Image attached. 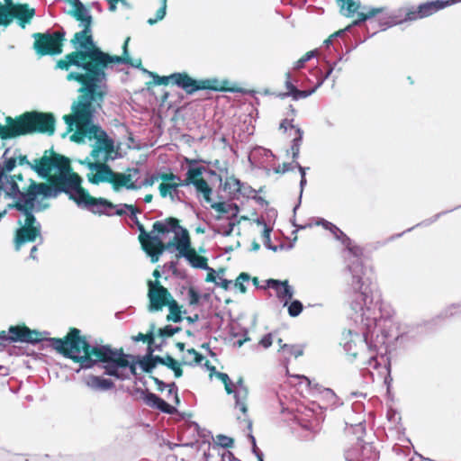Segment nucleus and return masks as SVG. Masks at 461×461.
Segmentation results:
<instances>
[{
    "mask_svg": "<svg viewBox=\"0 0 461 461\" xmlns=\"http://www.w3.org/2000/svg\"><path fill=\"white\" fill-rule=\"evenodd\" d=\"M385 10V7H362V11L365 12V16L367 20H370L371 18L375 17L377 14H383Z\"/></svg>",
    "mask_w": 461,
    "mask_h": 461,
    "instance_id": "obj_50",
    "label": "nucleus"
},
{
    "mask_svg": "<svg viewBox=\"0 0 461 461\" xmlns=\"http://www.w3.org/2000/svg\"><path fill=\"white\" fill-rule=\"evenodd\" d=\"M346 249L356 258L351 263L348 265V271L351 275V287L354 290V298L357 297V294H362L365 288L369 287L371 291H368V295L373 294H380L377 290L375 283L370 280L369 276H366V273L364 268L363 263L360 258L363 255V249L355 244L354 241L349 238V243L344 242L342 244Z\"/></svg>",
    "mask_w": 461,
    "mask_h": 461,
    "instance_id": "obj_9",
    "label": "nucleus"
},
{
    "mask_svg": "<svg viewBox=\"0 0 461 461\" xmlns=\"http://www.w3.org/2000/svg\"><path fill=\"white\" fill-rule=\"evenodd\" d=\"M45 183H37L30 179V185L26 192H22L19 198L7 204L8 209H15L23 216H34L32 212L38 197L41 199L57 198L59 194H65L80 208H86L92 213H103L104 210L95 209V206L104 205L112 208L113 205L105 198H95L89 192L82 187V177L71 169L59 168Z\"/></svg>",
    "mask_w": 461,
    "mask_h": 461,
    "instance_id": "obj_4",
    "label": "nucleus"
},
{
    "mask_svg": "<svg viewBox=\"0 0 461 461\" xmlns=\"http://www.w3.org/2000/svg\"><path fill=\"white\" fill-rule=\"evenodd\" d=\"M176 241H168L167 244L163 242V246L159 249L155 250V253L151 255V263L155 264L159 260L160 256L165 250H169L172 247L176 248Z\"/></svg>",
    "mask_w": 461,
    "mask_h": 461,
    "instance_id": "obj_47",
    "label": "nucleus"
},
{
    "mask_svg": "<svg viewBox=\"0 0 461 461\" xmlns=\"http://www.w3.org/2000/svg\"><path fill=\"white\" fill-rule=\"evenodd\" d=\"M65 36L66 32L63 28L58 31L48 30L45 32H35L32 34L33 49L41 57L59 55L63 51Z\"/></svg>",
    "mask_w": 461,
    "mask_h": 461,
    "instance_id": "obj_11",
    "label": "nucleus"
},
{
    "mask_svg": "<svg viewBox=\"0 0 461 461\" xmlns=\"http://www.w3.org/2000/svg\"><path fill=\"white\" fill-rule=\"evenodd\" d=\"M285 88L289 90V94H291V97L294 101H298L300 99L307 98L315 93V89H307V90H300L292 81V74L290 71L285 73Z\"/></svg>",
    "mask_w": 461,
    "mask_h": 461,
    "instance_id": "obj_26",
    "label": "nucleus"
},
{
    "mask_svg": "<svg viewBox=\"0 0 461 461\" xmlns=\"http://www.w3.org/2000/svg\"><path fill=\"white\" fill-rule=\"evenodd\" d=\"M460 207H461V204L456 206V207H455L454 209L438 212V213L435 214L434 216H432L431 218L426 219V220L417 223L416 225L407 229L406 230H404V231H402L401 233H397V234L392 235L384 242V244H386V243H388L390 241L394 240L395 239H398V238L402 237L404 233L411 231L416 227H420V226L426 227V226H429V225L432 224L433 222H435L436 221H438L442 215H444L446 213H448V212H452L454 210H456V209H458Z\"/></svg>",
    "mask_w": 461,
    "mask_h": 461,
    "instance_id": "obj_29",
    "label": "nucleus"
},
{
    "mask_svg": "<svg viewBox=\"0 0 461 461\" xmlns=\"http://www.w3.org/2000/svg\"><path fill=\"white\" fill-rule=\"evenodd\" d=\"M46 340L58 353L75 363H79L77 372L81 369H91L102 363L104 374L116 379L129 378V375L121 371L127 367L132 375H137L136 366L139 365V355L125 354L122 348H113L110 345H92L77 328H71L63 339L49 338Z\"/></svg>",
    "mask_w": 461,
    "mask_h": 461,
    "instance_id": "obj_3",
    "label": "nucleus"
},
{
    "mask_svg": "<svg viewBox=\"0 0 461 461\" xmlns=\"http://www.w3.org/2000/svg\"><path fill=\"white\" fill-rule=\"evenodd\" d=\"M204 172H207V168L200 164L194 167L187 168L185 173L186 182L192 184L198 194H203L206 203H211L212 189L207 181L201 177Z\"/></svg>",
    "mask_w": 461,
    "mask_h": 461,
    "instance_id": "obj_17",
    "label": "nucleus"
},
{
    "mask_svg": "<svg viewBox=\"0 0 461 461\" xmlns=\"http://www.w3.org/2000/svg\"><path fill=\"white\" fill-rule=\"evenodd\" d=\"M184 162L186 164L187 168L194 167L198 166L200 163L211 164V162L205 161L201 158H189L186 157L184 158Z\"/></svg>",
    "mask_w": 461,
    "mask_h": 461,
    "instance_id": "obj_64",
    "label": "nucleus"
},
{
    "mask_svg": "<svg viewBox=\"0 0 461 461\" xmlns=\"http://www.w3.org/2000/svg\"><path fill=\"white\" fill-rule=\"evenodd\" d=\"M281 349L295 358L303 355V347L301 345L284 344L281 346Z\"/></svg>",
    "mask_w": 461,
    "mask_h": 461,
    "instance_id": "obj_42",
    "label": "nucleus"
},
{
    "mask_svg": "<svg viewBox=\"0 0 461 461\" xmlns=\"http://www.w3.org/2000/svg\"><path fill=\"white\" fill-rule=\"evenodd\" d=\"M410 10L411 9L407 7H400L391 11H387L386 9L383 14V16L378 20V25L381 28V31L402 24L405 22H411L410 19H407V14Z\"/></svg>",
    "mask_w": 461,
    "mask_h": 461,
    "instance_id": "obj_22",
    "label": "nucleus"
},
{
    "mask_svg": "<svg viewBox=\"0 0 461 461\" xmlns=\"http://www.w3.org/2000/svg\"><path fill=\"white\" fill-rule=\"evenodd\" d=\"M160 7L157 10L154 18H149L147 23L149 25H154L162 21L167 14V0H159Z\"/></svg>",
    "mask_w": 461,
    "mask_h": 461,
    "instance_id": "obj_38",
    "label": "nucleus"
},
{
    "mask_svg": "<svg viewBox=\"0 0 461 461\" xmlns=\"http://www.w3.org/2000/svg\"><path fill=\"white\" fill-rule=\"evenodd\" d=\"M201 297L202 295L194 286H190L188 288L189 305L193 306L199 304Z\"/></svg>",
    "mask_w": 461,
    "mask_h": 461,
    "instance_id": "obj_53",
    "label": "nucleus"
},
{
    "mask_svg": "<svg viewBox=\"0 0 461 461\" xmlns=\"http://www.w3.org/2000/svg\"><path fill=\"white\" fill-rule=\"evenodd\" d=\"M176 249L178 250L177 258H185L194 268L209 269L207 258L197 255L195 250L191 248V240L187 235L184 237L183 242L176 243Z\"/></svg>",
    "mask_w": 461,
    "mask_h": 461,
    "instance_id": "obj_19",
    "label": "nucleus"
},
{
    "mask_svg": "<svg viewBox=\"0 0 461 461\" xmlns=\"http://www.w3.org/2000/svg\"><path fill=\"white\" fill-rule=\"evenodd\" d=\"M5 122L6 126L0 123V138L3 140L36 132L53 135L56 119L50 113L32 111L15 119L8 116Z\"/></svg>",
    "mask_w": 461,
    "mask_h": 461,
    "instance_id": "obj_6",
    "label": "nucleus"
},
{
    "mask_svg": "<svg viewBox=\"0 0 461 461\" xmlns=\"http://www.w3.org/2000/svg\"><path fill=\"white\" fill-rule=\"evenodd\" d=\"M139 366L140 369L147 374H151L152 371L156 368L153 361L147 357V354L144 356H140Z\"/></svg>",
    "mask_w": 461,
    "mask_h": 461,
    "instance_id": "obj_44",
    "label": "nucleus"
},
{
    "mask_svg": "<svg viewBox=\"0 0 461 461\" xmlns=\"http://www.w3.org/2000/svg\"><path fill=\"white\" fill-rule=\"evenodd\" d=\"M361 456L364 461H376L379 457V452L375 450L370 443H364L361 446Z\"/></svg>",
    "mask_w": 461,
    "mask_h": 461,
    "instance_id": "obj_35",
    "label": "nucleus"
},
{
    "mask_svg": "<svg viewBox=\"0 0 461 461\" xmlns=\"http://www.w3.org/2000/svg\"><path fill=\"white\" fill-rule=\"evenodd\" d=\"M167 306L169 310V314L167 316V321H173L175 323L181 322L183 321L182 314H186V311H181V306L175 299L169 301V303Z\"/></svg>",
    "mask_w": 461,
    "mask_h": 461,
    "instance_id": "obj_31",
    "label": "nucleus"
},
{
    "mask_svg": "<svg viewBox=\"0 0 461 461\" xmlns=\"http://www.w3.org/2000/svg\"><path fill=\"white\" fill-rule=\"evenodd\" d=\"M238 222L230 221L226 227L221 226L220 228L214 230L215 233L221 234L224 237H229L233 232L234 227Z\"/></svg>",
    "mask_w": 461,
    "mask_h": 461,
    "instance_id": "obj_54",
    "label": "nucleus"
},
{
    "mask_svg": "<svg viewBox=\"0 0 461 461\" xmlns=\"http://www.w3.org/2000/svg\"><path fill=\"white\" fill-rule=\"evenodd\" d=\"M271 232L272 228L267 225H265V228H263L262 231L263 243L267 249L276 252L278 250V247L271 243Z\"/></svg>",
    "mask_w": 461,
    "mask_h": 461,
    "instance_id": "obj_39",
    "label": "nucleus"
},
{
    "mask_svg": "<svg viewBox=\"0 0 461 461\" xmlns=\"http://www.w3.org/2000/svg\"><path fill=\"white\" fill-rule=\"evenodd\" d=\"M89 140H95L92 145L93 149L90 152V157L95 160H103L109 162L120 157L118 152L114 150V140L108 136L107 132L103 130L100 124L94 122Z\"/></svg>",
    "mask_w": 461,
    "mask_h": 461,
    "instance_id": "obj_10",
    "label": "nucleus"
},
{
    "mask_svg": "<svg viewBox=\"0 0 461 461\" xmlns=\"http://www.w3.org/2000/svg\"><path fill=\"white\" fill-rule=\"evenodd\" d=\"M139 240L141 244L142 249L151 258V255L155 250L159 249L163 246L162 239L158 232H144V235H139Z\"/></svg>",
    "mask_w": 461,
    "mask_h": 461,
    "instance_id": "obj_24",
    "label": "nucleus"
},
{
    "mask_svg": "<svg viewBox=\"0 0 461 461\" xmlns=\"http://www.w3.org/2000/svg\"><path fill=\"white\" fill-rule=\"evenodd\" d=\"M182 330L181 327H174L172 325H166L163 328H160L158 331L159 337L162 338H169L174 336L175 334L180 332Z\"/></svg>",
    "mask_w": 461,
    "mask_h": 461,
    "instance_id": "obj_45",
    "label": "nucleus"
},
{
    "mask_svg": "<svg viewBox=\"0 0 461 461\" xmlns=\"http://www.w3.org/2000/svg\"><path fill=\"white\" fill-rule=\"evenodd\" d=\"M239 194L244 197L251 198L254 194H257V190L244 183Z\"/></svg>",
    "mask_w": 461,
    "mask_h": 461,
    "instance_id": "obj_61",
    "label": "nucleus"
},
{
    "mask_svg": "<svg viewBox=\"0 0 461 461\" xmlns=\"http://www.w3.org/2000/svg\"><path fill=\"white\" fill-rule=\"evenodd\" d=\"M323 398L330 403L331 408H337L343 405V401L337 396L334 391L330 388H324L321 391Z\"/></svg>",
    "mask_w": 461,
    "mask_h": 461,
    "instance_id": "obj_36",
    "label": "nucleus"
},
{
    "mask_svg": "<svg viewBox=\"0 0 461 461\" xmlns=\"http://www.w3.org/2000/svg\"><path fill=\"white\" fill-rule=\"evenodd\" d=\"M235 392V407L238 408L244 415L248 412L247 400L249 396V388L244 384V379L240 376L236 384H234Z\"/></svg>",
    "mask_w": 461,
    "mask_h": 461,
    "instance_id": "obj_25",
    "label": "nucleus"
},
{
    "mask_svg": "<svg viewBox=\"0 0 461 461\" xmlns=\"http://www.w3.org/2000/svg\"><path fill=\"white\" fill-rule=\"evenodd\" d=\"M14 15L12 11L6 8H0V25L7 27L14 20Z\"/></svg>",
    "mask_w": 461,
    "mask_h": 461,
    "instance_id": "obj_48",
    "label": "nucleus"
},
{
    "mask_svg": "<svg viewBox=\"0 0 461 461\" xmlns=\"http://www.w3.org/2000/svg\"><path fill=\"white\" fill-rule=\"evenodd\" d=\"M86 384L94 390L101 391H108L114 387V383L111 379L94 375H89Z\"/></svg>",
    "mask_w": 461,
    "mask_h": 461,
    "instance_id": "obj_30",
    "label": "nucleus"
},
{
    "mask_svg": "<svg viewBox=\"0 0 461 461\" xmlns=\"http://www.w3.org/2000/svg\"><path fill=\"white\" fill-rule=\"evenodd\" d=\"M148 285V297L149 300V311L150 312L161 311L164 306L169 303V301L174 299L169 291L161 285L159 281L149 280Z\"/></svg>",
    "mask_w": 461,
    "mask_h": 461,
    "instance_id": "obj_16",
    "label": "nucleus"
},
{
    "mask_svg": "<svg viewBox=\"0 0 461 461\" xmlns=\"http://www.w3.org/2000/svg\"><path fill=\"white\" fill-rule=\"evenodd\" d=\"M316 53V50L308 51L301 59L294 62L293 68L295 70H300L301 68H304L305 63L314 58Z\"/></svg>",
    "mask_w": 461,
    "mask_h": 461,
    "instance_id": "obj_46",
    "label": "nucleus"
},
{
    "mask_svg": "<svg viewBox=\"0 0 461 461\" xmlns=\"http://www.w3.org/2000/svg\"><path fill=\"white\" fill-rule=\"evenodd\" d=\"M295 168L294 163H287L285 162L282 165H279L277 167L274 169L275 173L276 174H285L289 171H293Z\"/></svg>",
    "mask_w": 461,
    "mask_h": 461,
    "instance_id": "obj_58",
    "label": "nucleus"
},
{
    "mask_svg": "<svg viewBox=\"0 0 461 461\" xmlns=\"http://www.w3.org/2000/svg\"><path fill=\"white\" fill-rule=\"evenodd\" d=\"M291 129H294L296 136L292 140L291 146L292 147H299L301 148L303 138V131L298 126H295L294 124H290Z\"/></svg>",
    "mask_w": 461,
    "mask_h": 461,
    "instance_id": "obj_51",
    "label": "nucleus"
},
{
    "mask_svg": "<svg viewBox=\"0 0 461 461\" xmlns=\"http://www.w3.org/2000/svg\"><path fill=\"white\" fill-rule=\"evenodd\" d=\"M104 162L102 167L95 173L86 175L89 183L98 185L101 183H109L115 193H119L125 187L129 181V176L126 173L115 172Z\"/></svg>",
    "mask_w": 461,
    "mask_h": 461,
    "instance_id": "obj_15",
    "label": "nucleus"
},
{
    "mask_svg": "<svg viewBox=\"0 0 461 461\" xmlns=\"http://www.w3.org/2000/svg\"><path fill=\"white\" fill-rule=\"evenodd\" d=\"M134 391L136 393L140 394L145 404L148 405L149 407L157 409L159 411L169 415H173L178 412L176 406L169 404L164 399H162L156 393L149 392L148 389L143 390L140 387H137L135 388Z\"/></svg>",
    "mask_w": 461,
    "mask_h": 461,
    "instance_id": "obj_21",
    "label": "nucleus"
},
{
    "mask_svg": "<svg viewBox=\"0 0 461 461\" xmlns=\"http://www.w3.org/2000/svg\"><path fill=\"white\" fill-rule=\"evenodd\" d=\"M78 95L71 104V113L63 116V120L68 125V131L75 132L70 136V140L78 144L89 140L92 125L95 121L98 111L102 109L105 93L81 91L77 90Z\"/></svg>",
    "mask_w": 461,
    "mask_h": 461,
    "instance_id": "obj_5",
    "label": "nucleus"
},
{
    "mask_svg": "<svg viewBox=\"0 0 461 461\" xmlns=\"http://www.w3.org/2000/svg\"><path fill=\"white\" fill-rule=\"evenodd\" d=\"M14 10L16 11L14 13V18L17 19L18 24L22 28H25L35 15V10L31 8L28 4H18Z\"/></svg>",
    "mask_w": 461,
    "mask_h": 461,
    "instance_id": "obj_27",
    "label": "nucleus"
},
{
    "mask_svg": "<svg viewBox=\"0 0 461 461\" xmlns=\"http://www.w3.org/2000/svg\"><path fill=\"white\" fill-rule=\"evenodd\" d=\"M460 1L461 0H435L422 3L416 9L414 7L411 8V10L407 14V19H410V21H416L418 19L429 17L438 11Z\"/></svg>",
    "mask_w": 461,
    "mask_h": 461,
    "instance_id": "obj_18",
    "label": "nucleus"
},
{
    "mask_svg": "<svg viewBox=\"0 0 461 461\" xmlns=\"http://www.w3.org/2000/svg\"><path fill=\"white\" fill-rule=\"evenodd\" d=\"M16 164L28 166L41 179H48L52 172H59V168H72L68 158L56 153L52 149L45 150L41 158L32 162L28 160L26 155L16 154Z\"/></svg>",
    "mask_w": 461,
    "mask_h": 461,
    "instance_id": "obj_8",
    "label": "nucleus"
},
{
    "mask_svg": "<svg viewBox=\"0 0 461 461\" xmlns=\"http://www.w3.org/2000/svg\"><path fill=\"white\" fill-rule=\"evenodd\" d=\"M152 232H158L159 234H166L169 232L175 233V240L177 242H183L184 237L187 235L190 238L188 230L179 225V221L174 217H168L164 221H157L153 223Z\"/></svg>",
    "mask_w": 461,
    "mask_h": 461,
    "instance_id": "obj_20",
    "label": "nucleus"
},
{
    "mask_svg": "<svg viewBox=\"0 0 461 461\" xmlns=\"http://www.w3.org/2000/svg\"><path fill=\"white\" fill-rule=\"evenodd\" d=\"M287 306L288 314L293 318L299 316L303 310L302 302L297 299L291 300Z\"/></svg>",
    "mask_w": 461,
    "mask_h": 461,
    "instance_id": "obj_41",
    "label": "nucleus"
},
{
    "mask_svg": "<svg viewBox=\"0 0 461 461\" xmlns=\"http://www.w3.org/2000/svg\"><path fill=\"white\" fill-rule=\"evenodd\" d=\"M457 308H461V302L448 305L443 309L437 316L429 321L409 326L406 330L400 333L398 339H400L402 341H408L418 339L428 330H430L432 327L438 325L442 321L454 316L456 314L454 310Z\"/></svg>",
    "mask_w": 461,
    "mask_h": 461,
    "instance_id": "obj_14",
    "label": "nucleus"
},
{
    "mask_svg": "<svg viewBox=\"0 0 461 461\" xmlns=\"http://www.w3.org/2000/svg\"><path fill=\"white\" fill-rule=\"evenodd\" d=\"M146 354H147V357H149V359L151 361H153V363L155 364V366H157L158 365L164 366V362H165L164 357H161L158 355H154L153 354V347H148Z\"/></svg>",
    "mask_w": 461,
    "mask_h": 461,
    "instance_id": "obj_56",
    "label": "nucleus"
},
{
    "mask_svg": "<svg viewBox=\"0 0 461 461\" xmlns=\"http://www.w3.org/2000/svg\"><path fill=\"white\" fill-rule=\"evenodd\" d=\"M330 232L333 234L334 238L340 241L341 244L344 242L349 243V237L343 232L338 226L334 225L330 230Z\"/></svg>",
    "mask_w": 461,
    "mask_h": 461,
    "instance_id": "obj_52",
    "label": "nucleus"
},
{
    "mask_svg": "<svg viewBox=\"0 0 461 461\" xmlns=\"http://www.w3.org/2000/svg\"><path fill=\"white\" fill-rule=\"evenodd\" d=\"M283 284L284 281L278 279L270 278L267 280V287L273 289L276 294L282 288Z\"/></svg>",
    "mask_w": 461,
    "mask_h": 461,
    "instance_id": "obj_60",
    "label": "nucleus"
},
{
    "mask_svg": "<svg viewBox=\"0 0 461 461\" xmlns=\"http://www.w3.org/2000/svg\"><path fill=\"white\" fill-rule=\"evenodd\" d=\"M110 203L113 205V207L109 208V207H105L104 205H98V206H95V210H97V209L104 210L106 212H103V214L107 215V216H113V215L122 216L126 213V211H128L123 206L119 204V208L116 209L115 212H111L109 210L114 209L116 207V205L113 204L112 202H110ZM96 214L102 215V213H99V212H97Z\"/></svg>",
    "mask_w": 461,
    "mask_h": 461,
    "instance_id": "obj_43",
    "label": "nucleus"
},
{
    "mask_svg": "<svg viewBox=\"0 0 461 461\" xmlns=\"http://www.w3.org/2000/svg\"><path fill=\"white\" fill-rule=\"evenodd\" d=\"M283 284L284 281L278 279L270 278L267 280V287L273 289L276 294L282 288Z\"/></svg>",
    "mask_w": 461,
    "mask_h": 461,
    "instance_id": "obj_59",
    "label": "nucleus"
},
{
    "mask_svg": "<svg viewBox=\"0 0 461 461\" xmlns=\"http://www.w3.org/2000/svg\"><path fill=\"white\" fill-rule=\"evenodd\" d=\"M294 294V288L289 285L288 280H284L282 288L276 293V297L283 302L284 306H286L292 300Z\"/></svg>",
    "mask_w": 461,
    "mask_h": 461,
    "instance_id": "obj_34",
    "label": "nucleus"
},
{
    "mask_svg": "<svg viewBox=\"0 0 461 461\" xmlns=\"http://www.w3.org/2000/svg\"><path fill=\"white\" fill-rule=\"evenodd\" d=\"M234 446V439L223 434L216 436L215 445L213 448L221 447L222 448H231Z\"/></svg>",
    "mask_w": 461,
    "mask_h": 461,
    "instance_id": "obj_40",
    "label": "nucleus"
},
{
    "mask_svg": "<svg viewBox=\"0 0 461 461\" xmlns=\"http://www.w3.org/2000/svg\"><path fill=\"white\" fill-rule=\"evenodd\" d=\"M337 3L341 8V13L347 17H351L362 8L360 2L354 0H337Z\"/></svg>",
    "mask_w": 461,
    "mask_h": 461,
    "instance_id": "obj_33",
    "label": "nucleus"
},
{
    "mask_svg": "<svg viewBox=\"0 0 461 461\" xmlns=\"http://www.w3.org/2000/svg\"><path fill=\"white\" fill-rule=\"evenodd\" d=\"M176 185H172V183H161L158 185L159 194L162 198L169 197L172 195V189H175Z\"/></svg>",
    "mask_w": 461,
    "mask_h": 461,
    "instance_id": "obj_49",
    "label": "nucleus"
},
{
    "mask_svg": "<svg viewBox=\"0 0 461 461\" xmlns=\"http://www.w3.org/2000/svg\"><path fill=\"white\" fill-rule=\"evenodd\" d=\"M369 287L362 294H357L353 298L350 308L353 313L350 318L359 326V331L349 330L343 335L341 345L349 363L356 364L361 370L372 367L377 369L380 366L377 360V348L373 344L372 338L376 329L384 334L385 323L389 318H384L381 313V294L368 295Z\"/></svg>",
    "mask_w": 461,
    "mask_h": 461,
    "instance_id": "obj_2",
    "label": "nucleus"
},
{
    "mask_svg": "<svg viewBox=\"0 0 461 461\" xmlns=\"http://www.w3.org/2000/svg\"><path fill=\"white\" fill-rule=\"evenodd\" d=\"M129 176V181L126 184L125 187L127 190H139L143 186H152L156 181L158 180V173L152 174L151 176L146 177L140 184H137L132 181V175L126 174Z\"/></svg>",
    "mask_w": 461,
    "mask_h": 461,
    "instance_id": "obj_32",
    "label": "nucleus"
},
{
    "mask_svg": "<svg viewBox=\"0 0 461 461\" xmlns=\"http://www.w3.org/2000/svg\"><path fill=\"white\" fill-rule=\"evenodd\" d=\"M73 7V10H70L68 14H70L80 23V26L83 27L82 34H85L86 32H91L93 17L89 10L82 2L75 4Z\"/></svg>",
    "mask_w": 461,
    "mask_h": 461,
    "instance_id": "obj_23",
    "label": "nucleus"
},
{
    "mask_svg": "<svg viewBox=\"0 0 461 461\" xmlns=\"http://www.w3.org/2000/svg\"><path fill=\"white\" fill-rule=\"evenodd\" d=\"M211 204V207L214 209L216 212L225 214L229 212L230 207L229 205H226L224 202H211L209 203Z\"/></svg>",
    "mask_w": 461,
    "mask_h": 461,
    "instance_id": "obj_57",
    "label": "nucleus"
},
{
    "mask_svg": "<svg viewBox=\"0 0 461 461\" xmlns=\"http://www.w3.org/2000/svg\"><path fill=\"white\" fill-rule=\"evenodd\" d=\"M19 228L14 232V248L15 250H20L21 247L28 242H34L39 239V243H43V237L41 235V224L35 216H24V221L21 219L17 221Z\"/></svg>",
    "mask_w": 461,
    "mask_h": 461,
    "instance_id": "obj_12",
    "label": "nucleus"
},
{
    "mask_svg": "<svg viewBox=\"0 0 461 461\" xmlns=\"http://www.w3.org/2000/svg\"><path fill=\"white\" fill-rule=\"evenodd\" d=\"M121 58L124 59L125 62H113V66L116 64H126V65H131V67L136 68H141L142 71H144V72H149L147 69L141 68L142 62H141L140 59L132 60L130 57H121Z\"/></svg>",
    "mask_w": 461,
    "mask_h": 461,
    "instance_id": "obj_55",
    "label": "nucleus"
},
{
    "mask_svg": "<svg viewBox=\"0 0 461 461\" xmlns=\"http://www.w3.org/2000/svg\"><path fill=\"white\" fill-rule=\"evenodd\" d=\"M50 207V204L49 203L41 201H37L32 208V213L34 215V213L44 212L48 210Z\"/></svg>",
    "mask_w": 461,
    "mask_h": 461,
    "instance_id": "obj_62",
    "label": "nucleus"
},
{
    "mask_svg": "<svg viewBox=\"0 0 461 461\" xmlns=\"http://www.w3.org/2000/svg\"><path fill=\"white\" fill-rule=\"evenodd\" d=\"M158 180L161 179L165 182L175 181V180L180 181V176L176 174H173V173L158 172Z\"/></svg>",
    "mask_w": 461,
    "mask_h": 461,
    "instance_id": "obj_63",
    "label": "nucleus"
},
{
    "mask_svg": "<svg viewBox=\"0 0 461 461\" xmlns=\"http://www.w3.org/2000/svg\"><path fill=\"white\" fill-rule=\"evenodd\" d=\"M70 43L74 50L59 59L55 68L68 71L66 80L77 82V90L107 94V71L113 68V62L125 59L104 51L94 41L92 32H76Z\"/></svg>",
    "mask_w": 461,
    "mask_h": 461,
    "instance_id": "obj_1",
    "label": "nucleus"
},
{
    "mask_svg": "<svg viewBox=\"0 0 461 461\" xmlns=\"http://www.w3.org/2000/svg\"><path fill=\"white\" fill-rule=\"evenodd\" d=\"M0 185H3L5 198L13 199L15 202L22 194L18 183H15L11 176L2 177Z\"/></svg>",
    "mask_w": 461,
    "mask_h": 461,
    "instance_id": "obj_28",
    "label": "nucleus"
},
{
    "mask_svg": "<svg viewBox=\"0 0 461 461\" xmlns=\"http://www.w3.org/2000/svg\"><path fill=\"white\" fill-rule=\"evenodd\" d=\"M153 77L155 85H167L169 81L177 87L183 89L187 95H193L197 91L210 90L214 92H229L245 94L247 91L239 86H230L228 79L220 80L217 77L194 79L186 72H175L169 76H158L153 72H148Z\"/></svg>",
    "mask_w": 461,
    "mask_h": 461,
    "instance_id": "obj_7",
    "label": "nucleus"
},
{
    "mask_svg": "<svg viewBox=\"0 0 461 461\" xmlns=\"http://www.w3.org/2000/svg\"><path fill=\"white\" fill-rule=\"evenodd\" d=\"M121 205L130 212V218L136 224L137 229L140 231V235H144L146 230L137 217V213L140 212V211H138L136 207L131 204L121 203Z\"/></svg>",
    "mask_w": 461,
    "mask_h": 461,
    "instance_id": "obj_37",
    "label": "nucleus"
},
{
    "mask_svg": "<svg viewBox=\"0 0 461 461\" xmlns=\"http://www.w3.org/2000/svg\"><path fill=\"white\" fill-rule=\"evenodd\" d=\"M42 334H49V332L31 330L25 325L10 326L8 334L5 331L0 332V351L4 350L7 344L12 342L36 345L43 340Z\"/></svg>",
    "mask_w": 461,
    "mask_h": 461,
    "instance_id": "obj_13",
    "label": "nucleus"
}]
</instances>
